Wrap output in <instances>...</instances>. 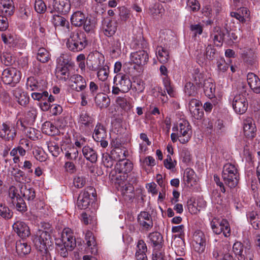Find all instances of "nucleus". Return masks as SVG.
<instances>
[{"instance_id":"37998d69","label":"nucleus","mask_w":260,"mask_h":260,"mask_svg":"<svg viewBox=\"0 0 260 260\" xmlns=\"http://www.w3.org/2000/svg\"><path fill=\"white\" fill-rule=\"evenodd\" d=\"M37 58L42 63L47 62L50 59V53L44 48H40L38 51Z\"/></svg>"},{"instance_id":"6e6552de","label":"nucleus","mask_w":260,"mask_h":260,"mask_svg":"<svg viewBox=\"0 0 260 260\" xmlns=\"http://www.w3.org/2000/svg\"><path fill=\"white\" fill-rule=\"evenodd\" d=\"M104 62V56L99 52H96L88 55L87 66L90 70L96 71L103 66Z\"/></svg>"},{"instance_id":"3c124183","label":"nucleus","mask_w":260,"mask_h":260,"mask_svg":"<svg viewBox=\"0 0 260 260\" xmlns=\"http://www.w3.org/2000/svg\"><path fill=\"white\" fill-rule=\"evenodd\" d=\"M216 29L217 34H215L213 37L214 43L217 46H221L222 44L225 34L219 27Z\"/></svg>"},{"instance_id":"de8ad7c7","label":"nucleus","mask_w":260,"mask_h":260,"mask_svg":"<svg viewBox=\"0 0 260 260\" xmlns=\"http://www.w3.org/2000/svg\"><path fill=\"white\" fill-rule=\"evenodd\" d=\"M13 212L5 205L0 204V216L5 219H9L13 216Z\"/></svg>"},{"instance_id":"f03ea898","label":"nucleus","mask_w":260,"mask_h":260,"mask_svg":"<svg viewBox=\"0 0 260 260\" xmlns=\"http://www.w3.org/2000/svg\"><path fill=\"white\" fill-rule=\"evenodd\" d=\"M222 177L224 184L231 188L236 187L239 180V175L235 166L231 163L224 165L222 173Z\"/></svg>"},{"instance_id":"4c0bfd02","label":"nucleus","mask_w":260,"mask_h":260,"mask_svg":"<svg viewBox=\"0 0 260 260\" xmlns=\"http://www.w3.org/2000/svg\"><path fill=\"white\" fill-rule=\"evenodd\" d=\"M106 136V131L105 128L103 124L100 123H98L94 128V134L93 135L94 140L99 142V140L103 139Z\"/></svg>"},{"instance_id":"13d9d810","label":"nucleus","mask_w":260,"mask_h":260,"mask_svg":"<svg viewBox=\"0 0 260 260\" xmlns=\"http://www.w3.org/2000/svg\"><path fill=\"white\" fill-rule=\"evenodd\" d=\"M25 133L27 136L32 140L38 139L39 136V131L31 127H26Z\"/></svg>"},{"instance_id":"680f3d73","label":"nucleus","mask_w":260,"mask_h":260,"mask_svg":"<svg viewBox=\"0 0 260 260\" xmlns=\"http://www.w3.org/2000/svg\"><path fill=\"white\" fill-rule=\"evenodd\" d=\"M86 183V178L82 176H77L74 178V186L78 188H81L83 187Z\"/></svg>"},{"instance_id":"393cba45","label":"nucleus","mask_w":260,"mask_h":260,"mask_svg":"<svg viewBox=\"0 0 260 260\" xmlns=\"http://www.w3.org/2000/svg\"><path fill=\"white\" fill-rule=\"evenodd\" d=\"M85 240H86V244L87 247L85 250L88 253L90 252L91 254H96L98 252V249L96 246V242L92 233L88 232L85 235Z\"/></svg>"},{"instance_id":"ddd939ff","label":"nucleus","mask_w":260,"mask_h":260,"mask_svg":"<svg viewBox=\"0 0 260 260\" xmlns=\"http://www.w3.org/2000/svg\"><path fill=\"white\" fill-rule=\"evenodd\" d=\"M193 240L195 243L193 246L196 250L199 253L203 252L206 246V238L204 233L199 230L195 231L193 235Z\"/></svg>"},{"instance_id":"a19ab883","label":"nucleus","mask_w":260,"mask_h":260,"mask_svg":"<svg viewBox=\"0 0 260 260\" xmlns=\"http://www.w3.org/2000/svg\"><path fill=\"white\" fill-rule=\"evenodd\" d=\"M37 110L34 107H30L27 112L25 119L27 124L29 125L34 124L37 116Z\"/></svg>"},{"instance_id":"a18cd8bd","label":"nucleus","mask_w":260,"mask_h":260,"mask_svg":"<svg viewBox=\"0 0 260 260\" xmlns=\"http://www.w3.org/2000/svg\"><path fill=\"white\" fill-rule=\"evenodd\" d=\"M125 153L126 151L125 150L119 148H114L111 151L112 157H113L114 160L117 159L118 160L125 159Z\"/></svg>"},{"instance_id":"72a5a7b5","label":"nucleus","mask_w":260,"mask_h":260,"mask_svg":"<svg viewBox=\"0 0 260 260\" xmlns=\"http://www.w3.org/2000/svg\"><path fill=\"white\" fill-rule=\"evenodd\" d=\"M52 22L56 27L57 26L64 27L67 29L68 32L70 31L69 22L63 17L59 15H54Z\"/></svg>"},{"instance_id":"0e129e2a","label":"nucleus","mask_w":260,"mask_h":260,"mask_svg":"<svg viewBox=\"0 0 260 260\" xmlns=\"http://www.w3.org/2000/svg\"><path fill=\"white\" fill-rule=\"evenodd\" d=\"M237 89V93L236 95H243L244 97L248 95L246 91L247 86L245 83L241 82H238Z\"/></svg>"},{"instance_id":"09e8293b","label":"nucleus","mask_w":260,"mask_h":260,"mask_svg":"<svg viewBox=\"0 0 260 260\" xmlns=\"http://www.w3.org/2000/svg\"><path fill=\"white\" fill-rule=\"evenodd\" d=\"M197 87L194 85L193 83L190 82L186 83L184 88V91L186 95L188 96H194L197 94Z\"/></svg>"},{"instance_id":"ea45409f","label":"nucleus","mask_w":260,"mask_h":260,"mask_svg":"<svg viewBox=\"0 0 260 260\" xmlns=\"http://www.w3.org/2000/svg\"><path fill=\"white\" fill-rule=\"evenodd\" d=\"M94 119L86 112H82L80 115L79 122L86 127L93 126Z\"/></svg>"},{"instance_id":"7c9ffc66","label":"nucleus","mask_w":260,"mask_h":260,"mask_svg":"<svg viewBox=\"0 0 260 260\" xmlns=\"http://www.w3.org/2000/svg\"><path fill=\"white\" fill-rule=\"evenodd\" d=\"M82 153L86 159L91 163H95L97 161L98 155L96 151L91 147L85 146L82 148Z\"/></svg>"},{"instance_id":"f704fd0d","label":"nucleus","mask_w":260,"mask_h":260,"mask_svg":"<svg viewBox=\"0 0 260 260\" xmlns=\"http://www.w3.org/2000/svg\"><path fill=\"white\" fill-rule=\"evenodd\" d=\"M57 67L74 68V63L67 54H62L57 59Z\"/></svg>"},{"instance_id":"4be33fe9","label":"nucleus","mask_w":260,"mask_h":260,"mask_svg":"<svg viewBox=\"0 0 260 260\" xmlns=\"http://www.w3.org/2000/svg\"><path fill=\"white\" fill-rule=\"evenodd\" d=\"M247 82L251 89L256 93H260V79L253 73H249L247 76Z\"/></svg>"},{"instance_id":"dca6fc26","label":"nucleus","mask_w":260,"mask_h":260,"mask_svg":"<svg viewBox=\"0 0 260 260\" xmlns=\"http://www.w3.org/2000/svg\"><path fill=\"white\" fill-rule=\"evenodd\" d=\"M148 60V54L144 50H139L133 52L131 55V61L139 66L145 65L147 63Z\"/></svg>"},{"instance_id":"f3484780","label":"nucleus","mask_w":260,"mask_h":260,"mask_svg":"<svg viewBox=\"0 0 260 260\" xmlns=\"http://www.w3.org/2000/svg\"><path fill=\"white\" fill-rule=\"evenodd\" d=\"M13 229L22 239L28 237L30 234L29 227L22 221H16L13 225Z\"/></svg>"},{"instance_id":"052dcab7","label":"nucleus","mask_w":260,"mask_h":260,"mask_svg":"<svg viewBox=\"0 0 260 260\" xmlns=\"http://www.w3.org/2000/svg\"><path fill=\"white\" fill-rule=\"evenodd\" d=\"M9 16L5 15L0 13V30L5 31L9 26L8 17Z\"/></svg>"},{"instance_id":"603ef678","label":"nucleus","mask_w":260,"mask_h":260,"mask_svg":"<svg viewBox=\"0 0 260 260\" xmlns=\"http://www.w3.org/2000/svg\"><path fill=\"white\" fill-rule=\"evenodd\" d=\"M102 162L106 167L111 168L114 164V159L111 154L110 155L108 153H103Z\"/></svg>"},{"instance_id":"5701e85b","label":"nucleus","mask_w":260,"mask_h":260,"mask_svg":"<svg viewBox=\"0 0 260 260\" xmlns=\"http://www.w3.org/2000/svg\"><path fill=\"white\" fill-rule=\"evenodd\" d=\"M19 190L23 197L28 201H32L36 197L35 189L25 184L19 185Z\"/></svg>"},{"instance_id":"5fc2aeb1","label":"nucleus","mask_w":260,"mask_h":260,"mask_svg":"<svg viewBox=\"0 0 260 260\" xmlns=\"http://www.w3.org/2000/svg\"><path fill=\"white\" fill-rule=\"evenodd\" d=\"M2 63L6 66H10L15 62L12 55L9 53H4L1 56Z\"/></svg>"},{"instance_id":"338daca9","label":"nucleus","mask_w":260,"mask_h":260,"mask_svg":"<svg viewBox=\"0 0 260 260\" xmlns=\"http://www.w3.org/2000/svg\"><path fill=\"white\" fill-rule=\"evenodd\" d=\"M35 9L38 13H42L45 11L46 7L42 0H38L35 2Z\"/></svg>"},{"instance_id":"1a4fd4ad","label":"nucleus","mask_w":260,"mask_h":260,"mask_svg":"<svg viewBox=\"0 0 260 260\" xmlns=\"http://www.w3.org/2000/svg\"><path fill=\"white\" fill-rule=\"evenodd\" d=\"M95 189L91 186L87 188V190L82 192L79 195L77 201V206L80 209H85L87 208L90 204V194L94 197Z\"/></svg>"},{"instance_id":"6ab92c4d","label":"nucleus","mask_w":260,"mask_h":260,"mask_svg":"<svg viewBox=\"0 0 260 260\" xmlns=\"http://www.w3.org/2000/svg\"><path fill=\"white\" fill-rule=\"evenodd\" d=\"M138 221L141 226L147 230H150L153 226L151 216L147 212H141L138 216Z\"/></svg>"},{"instance_id":"bb28decb","label":"nucleus","mask_w":260,"mask_h":260,"mask_svg":"<svg viewBox=\"0 0 260 260\" xmlns=\"http://www.w3.org/2000/svg\"><path fill=\"white\" fill-rule=\"evenodd\" d=\"M73 70V68L57 67L56 70V77L60 80L66 81L72 76L71 72Z\"/></svg>"},{"instance_id":"e2e57ef3","label":"nucleus","mask_w":260,"mask_h":260,"mask_svg":"<svg viewBox=\"0 0 260 260\" xmlns=\"http://www.w3.org/2000/svg\"><path fill=\"white\" fill-rule=\"evenodd\" d=\"M130 11L123 7L119 9V16L120 19L124 21L127 20L130 17Z\"/></svg>"},{"instance_id":"9b49d317","label":"nucleus","mask_w":260,"mask_h":260,"mask_svg":"<svg viewBox=\"0 0 260 260\" xmlns=\"http://www.w3.org/2000/svg\"><path fill=\"white\" fill-rule=\"evenodd\" d=\"M56 245L62 246L69 250L72 251L76 246V241L71 233L63 232L60 240H57Z\"/></svg>"},{"instance_id":"c9c22d12","label":"nucleus","mask_w":260,"mask_h":260,"mask_svg":"<svg viewBox=\"0 0 260 260\" xmlns=\"http://www.w3.org/2000/svg\"><path fill=\"white\" fill-rule=\"evenodd\" d=\"M202 87L204 88V93L207 96L212 98L214 96L215 86L212 83L211 79H208L205 81Z\"/></svg>"},{"instance_id":"69168bd1","label":"nucleus","mask_w":260,"mask_h":260,"mask_svg":"<svg viewBox=\"0 0 260 260\" xmlns=\"http://www.w3.org/2000/svg\"><path fill=\"white\" fill-rule=\"evenodd\" d=\"M48 148L49 152L54 156H57L59 153V147L54 142H50L48 144Z\"/></svg>"},{"instance_id":"473e14b6","label":"nucleus","mask_w":260,"mask_h":260,"mask_svg":"<svg viewBox=\"0 0 260 260\" xmlns=\"http://www.w3.org/2000/svg\"><path fill=\"white\" fill-rule=\"evenodd\" d=\"M16 250L18 255L23 256L29 253L31 248L27 243L24 242L23 240H20L16 243Z\"/></svg>"},{"instance_id":"8fccbe9b","label":"nucleus","mask_w":260,"mask_h":260,"mask_svg":"<svg viewBox=\"0 0 260 260\" xmlns=\"http://www.w3.org/2000/svg\"><path fill=\"white\" fill-rule=\"evenodd\" d=\"M13 205L15 206L16 209L19 212L22 213L27 210V206L24 200L19 197L16 201H13L12 203Z\"/></svg>"},{"instance_id":"c85d7f7f","label":"nucleus","mask_w":260,"mask_h":260,"mask_svg":"<svg viewBox=\"0 0 260 260\" xmlns=\"http://www.w3.org/2000/svg\"><path fill=\"white\" fill-rule=\"evenodd\" d=\"M14 171L15 173L13 176L17 182L25 184L29 183L31 181V177L29 173L25 174L19 169H16Z\"/></svg>"},{"instance_id":"f257e3e1","label":"nucleus","mask_w":260,"mask_h":260,"mask_svg":"<svg viewBox=\"0 0 260 260\" xmlns=\"http://www.w3.org/2000/svg\"><path fill=\"white\" fill-rule=\"evenodd\" d=\"M87 45V41L85 34L81 31L76 30L72 31L67 42V46L73 52L82 51Z\"/></svg>"},{"instance_id":"423d86ee","label":"nucleus","mask_w":260,"mask_h":260,"mask_svg":"<svg viewBox=\"0 0 260 260\" xmlns=\"http://www.w3.org/2000/svg\"><path fill=\"white\" fill-rule=\"evenodd\" d=\"M176 129L179 135V142L182 144H185L188 142L192 134L191 126L188 122L184 120L180 121L176 128L175 127L173 128V131H175Z\"/></svg>"},{"instance_id":"7ed1b4c3","label":"nucleus","mask_w":260,"mask_h":260,"mask_svg":"<svg viewBox=\"0 0 260 260\" xmlns=\"http://www.w3.org/2000/svg\"><path fill=\"white\" fill-rule=\"evenodd\" d=\"M133 167L132 162L128 159H123L118 160L115 166L114 170L111 171L109 177L115 183H119V178H121V174H127L132 171ZM120 180H122L120 178Z\"/></svg>"},{"instance_id":"c03bdc74","label":"nucleus","mask_w":260,"mask_h":260,"mask_svg":"<svg viewBox=\"0 0 260 260\" xmlns=\"http://www.w3.org/2000/svg\"><path fill=\"white\" fill-rule=\"evenodd\" d=\"M157 58L161 63H164L168 61L169 55L168 50L161 46L157 48Z\"/></svg>"},{"instance_id":"0eeeda50","label":"nucleus","mask_w":260,"mask_h":260,"mask_svg":"<svg viewBox=\"0 0 260 260\" xmlns=\"http://www.w3.org/2000/svg\"><path fill=\"white\" fill-rule=\"evenodd\" d=\"M211 228L214 233L219 235L222 232L225 237H228L230 235V228L228 221L224 219L221 221L219 219L214 218L211 222Z\"/></svg>"},{"instance_id":"a211bd4d","label":"nucleus","mask_w":260,"mask_h":260,"mask_svg":"<svg viewBox=\"0 0 260 260\" xmlns=\"http://www.w3.org/2000/svg\"><path fill=\"white\" fill-rule=\"evenodd\" d=\"M243 131L246 137L250 139L254 137L256 129L253 120L252 118H247L244 121Z\"/></svg>"},{"instance_id":"f8f14e48","label":"nucleus","mask_w":260,"mask_h":260,"mask_svg":"<svg viewBox=\"0 0 260 260\" xmlns=\"http://www.w3.org/2000/svg\"><path fill=\"white\" fill-rule=\"evenodd\" d=\"M248 101L243 95H235L233 100V107L235 112L240 114L244 113L248 108Z\"/></svg>"},{"instance_id":"864d4df0","label":"nucleus","mask_w":260,"mask_h":260,"mask_svg":"<svg viewBox=\"0 0 260 260\" xmlns=\"http://www.w3.org/2000/svg\"><path fill=\"white\" fill-rule=\"evenodd\" d=\"M97 73L99 79L101 81L106 80L109 75V70L107 66H104L101 67Z\"/></svg>"},{"instance_id":"6e6d98bb","label":"nucleus","mask_w":260,"mask_h":260,"mask_svg":"<svg viewBox=\"0 0 260 260\" xmlns=\"http://www.w3.org/2000/svg\"><path fill=\"white\" fill-rule=\"evenodd\" d=\"M193 81L196 85L199 87H202L203 82L204 83L205 79V76L202 73H195L193 75Z\"/></svg>"},{"instance_id":"774afa93","label":"nucleus","mask_w":260,"mask_h":260,"mask_svg":"<svg viewBox=\"0 0 260 260\" xmlns=\"http://www.w3.org/2000/svg\"><path fill=\"white\" fill-rule=\"evenodd\" d=\"M65 156L68 159H76L78 156V151L75 148H70L69 150L66 152Z\"/></svg>"},{"instance_id":"b1692460","label":"nucleus","mask_w":260,"mask_h":260,"mask_svg":"<svg viewBox=\"0 0 260 260\" xmlns=\"http://www.w3.org/2000/svg\"><path fill=\"white\" fill-rule=\"evenodd\" d=\"M13 94L20 105L25 106L28 104L29 98L21 88L19 87L15 88L13 91Z\"/></svg>"},{"instance_id":"39448f33","label":"nucleus","mask_w":260,"mask_h":260,"mask_svg":"<svg viewBox=\"0 0 260 260\" xmlns=\"http://www.w3.org/2000/svg\"><path fill=\"white\" fill-rule=\"evenodd\" d=\"M34 243L36 248L40 251H46L48 246L51 245V237L49 232L40 230L39 235L34 239Z\"/></svg>"},{"instance_id":"e433bc0d","label":"nucleus","mask_w":260,"mask_h":260,"mask_svg":"<svg viewBox=\"0 0 260 260\" xmlns=\"http://www.w3.org/2000/svg\"><path fill=\"white\" fill-rule=\"evenodd\" d=\"M117 22L115 21H105L103 27L105 35L108 37L113 36L117 30Z\"/></svg>"},{"instance_id":"58836bf2","label":"nucleus","mask_w":260,"mask_h":260,"mask_svg":"<svg viewBox=\"0 0 260 260\" xmlns=\"http://www.w3.org/2000/svg\"><path fill=\"white\" fill-rule=\"evenodd\" d=\"M26 154V150L21 146L14 148L10 152V155L13 156L14 163H18L20 161L19 156H23Z\"/></svg>"},{"instance_id":"bf43d9fd","label":"nucleus","mask_w":260,"mask_h":260,"mask_svg":"<svg viewBox=\"0 0 260 260\" xmlns=\"http://www.w3.org/2000/svg\"><path fill=\"white\" fill-rule=\"evenodd\" d=\"M27 88H30L31 90H37L39 88V84L38 81L34 77H30L28 78L26 82Z\"/></svg>"},{"instance_id":"79ce46f5","label":"nucleus","mask_w":260,"mask_h":260,"mask_svg":"<svg viewBox=\"0 0 260 260\" xmlns=\"http://www.w3.org/2000/svg\"><path fill=\"white\" fill-rule=\"evenodd\" d=\"M247 217L254 229L257 230L260 229V219L258 217L256 212L252 211L249 212L247 214Z\"/></svg>"},{"instance_id":"49530a36","label":"nucleus","mask_w":260,"mask_h":260,"mask_svg":"<svg viewBox=\"0 0 260 260\" xmlns=\"http://www.w3.org/2000/svg\"><path fill=\"white\" fill-rule=\"evenodd\" d=\"M116 102L117 104L123 110L125 111L130 110L133 107L129 101L123 97L119 96L117 98Z\"/></svg>"},{"instance_id":"c756f323","label":"nucleus","mask_w":260,"mask_h":260,"mask_svg":"<svg viewBox=\"0 0 260 260\" xmlns=\"http://www.w3.org/2000/svg\"><path fill=\"white\" fill-rule=\"evenodd\" d=\"M42 131L49 136H55L59 133L58 128L50 121H46L43 124Z\"/></svg>"},{"instance_id":"2eb2a0df","label":"nucleus","mask_w":260,"mask_h":260,"mask_svg":"<svg viewBox=\"0 0 260 260\" xmlns=\"http://www.w3.org/2000/svg\"><path fill=\"white\" fill-rule=\"evenodd\" d=\"M116 85L120 87L121 92L122 93L127 92L131 88L132 83L128 77L125 74L117 75L114 78V82H117Z\"/></svg>"},{"instance_id":"cd10ccee","label":"nucleus","mask_w":260,"mask_h":260,"mask_svg":"<svg viewBox=\"0 0 260 260\" xmlns=\"http://www.w3.org/2000/svg\"><path fill=\"white\" fill-rule=\"evenodd\" d=\"M152 246L156 249H159L161 247L163 243V237L161 234L157 232H155L149 234L148 236Z\"/></svg>"},{"instance_id":"412c9836","label":"nucleus","mask_w":260,"mask_h":260,"mask_svg":"<svg viewBox=\"0 0 260 260\" xmlns=\"http://www.w3.org/2000/svg\"><path fill=\"white\" fill-rule=\"evenodd\" d=\"M14 12L13 0H0V13L11 16Z\"/></svg>"},{"instance_id":"4468645a","label":"nucleus","mask_w":260,"mask_h":260,"mask_svg":"<svg viewBox=\"0 0 260 260\" xmlns=\"http://www.w3.org/2000/svg\"><path fill=\"white\" fill-rule=\"evenodd\" d=\"M53 11L57 12L62 14L68 13L71 9L70 0H53L52 3Z\"/></svg>"},{"instance_id":"2f4dec72","label":"nucleus","mask_w":260,"mask_h":260,"mask_svg":"<svg viewBox=\"0 0 260 260\" xmlns=\"http://www.w3.org/2000/svg\"><path fill=\"white\" fill-rule=\"evenodd\" d=\"M85 16L83 13L79 11H76L71 16V23L75 26L80 27L85 22Z\"/></svg>"},{"instance_id":"a878e982","label":"nucleus","mask_w":260,"mask_h":260,"mask_svg":"<svg viewBox=\"0 0 260 260\" xmlns=\"http://www.w3.org/2000/svg\"><path fill=\"white\" fill-rule=\"evenodd\" d=\"M94 101L96 106L101 109L107 108L110 104V100L108 95L101 92L96 94Z\"/></svg>"},{"instance_id":"9d476101","label":"nucleus","mask_w":260,"mask_h":260,"mask_svg":"<svg viewBox=\"0 0 260 260\" xmlns=\"http://www.w3.org/2000/svg\"><path fill=\"white\" fill-rule=\"evenodd\" d=\"M16 128L6 122L0 124V138L5 141H13L16 136Z\"/></svg>"},{"instance_id":"4d7b16f0","label":"nucleus","mask_w":260,"mask_h":260,"mask_svg":"<svg viewBox=\"0 0 260 260\" xmlns=\"http://www.w3.org/2000/svg\"><path fill=\"white\" fill-rule=\"evenodd\" d=\"M233 250L236 255H239L240 257H238L239 260H243L244 257L243 256V246L240 242L235 243L233 247Z\"/></svg>"},{"instance_id":"20e7f679","label":"nucleus","mask_w":260,"mask_h":260,"mask_svg":"<svg viewBox=\"0 0 260 260\" xmlns=\"http://www.w3.org/2000/svg\"><path fill=\"white\" fill-rule=\"evenodd\" d=\"M21 79L20 72L15 68L9 67L5 69L2 75V79L6 84H13L14 86Z\"/></svg>"},{"instance_id":"aec40b11","label":"nucleus","mask_w":260,"mask_h":260,"mask_svg":"<svg viewBox=\"0 0 260 260\" xmlns=\"http://www.w3.org/2000/svg\"><path fill=\"white\" fill-rule=\"evenodd\" d=\"M70 80L74 83L72 86L77 91L84 90L86 86L85 80L80 75H73L70 77Z\"/></svg>"}]
</instances>
